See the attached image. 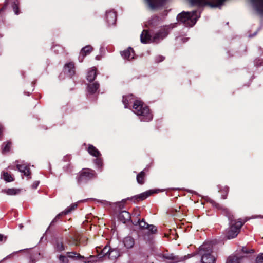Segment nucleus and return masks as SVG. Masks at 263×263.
Masks as SVG:
<instances>
[{
    "label": "nucleus",
    "instance_id": "obj_32",
    "mask_svg": "<svg viewBox=\"0 0 263 263\" xmlns=\"http://www.w3.org/2000/svg\"><path fill=\"white\" fill-rule=\"evenodd\" d=\"M139 226L141 228H147L149 225L143 220H141L139 222Z\"/></svg>",
    "mask_w": 263,
    "mask_h": 263
},
{
    "label": "nucleus",
    "instance_id": "obj_38",
    "mask_svg": "<svg viewBox=\"0 0 263 263\" xmlns=\"http://www.w3.org/2000/svg\"><path fill=\"white\" fill-rule=\"evenodd\" d=\"M228 259L231 263H239L237 262H235V261L237 260V258H235V257H230Z\"/></svg>",
    "mask_w": 263,
    "mask_h": 263
},
{
    "label": "nucleus",
    "instance_id": "obj_6",
    "mask_svg": "<svg viewBox=\"0 0 263 263\" xmlns=\"http://www.w3.org/2000/svg\"><path fill=\"white\" fill-rule=\"evenodd\" d=\"M96 173L95 171L90 169L82 170L77 177L78 183L80 184L96 177Z\"/></svg>",
    "mask_w": 263,
    "mask_h": 263
},
{
    "label": "nucleus",
    "instance_id": "obj_42",
    "mask_svg": "<svg viewBox=\"0 0 263 263\" xmlns=\"http://www.w3.org/2000/svg\"><path fill=\"white\" fill-rule=\"evenodd\" d=\"M5 239V240H6V237H4V235L0 234V241H2L3 239Z\"/></svg>",
    "mask_w": 263,
    "mask_h": 263
},
{
    "label": "nucleus",
    "instance_id": "obj_16",
    "mask_svg": "<svg viewBox=\"0 0 263 263\" xmlns=\"http://www.w3.org/2000/svg\"><path fill=\"white\" fill-rule=\"evenodd\" d=\"M78 205L77 203H73L71 204L69 207H68L67 209H66L64 211L61 212V213L59 214L55 218H54V220H56L58 218H59L60 216H61L62 215H67L70 213L72 211L75 210Z\"/></svg>",
    "mask_w": 263,
    "mask_h": 263
},
{
    "label": "nucleus",
    "instance_id": "obj_8",
    "mask_svg": "<svg viewBox=\"0 0 263 263\" xmlns=\"http://www.w3.org/2000/svg\"><path fill=\"white\" fill-rule=\"evenodd\" d=\"M169 32V28L165 27L156 33L153 37V42H157L160 40H162L167 36Z\"/></svg>",
    "mask_w": 263,
    "mask_h": 263
},
{
    "label": "nucleus",
    "instance_id": "obj_31",
    "mask_svg": "<svg viewBox=\"0 0 263 263\" xmlns=\"http://www.w3.org/2000/svg\"><path fill=\"white\" fill-rule=\"evenodd\" d=\"M90 258L91 259L90 260L85 261V263H94L95 262L97 261V259L98 257H95L94 256H90Z\"/></svg>",
    "mask_w": 263,
    "mask_h": 263
},
{
    "label": "nucleus",
    "instance_id": "obj_1",
    "mask_svg": "<svg viewBox=\"0 0 263 263\" xmlns=\"http://www.w3.org/2000/svg\"><path fill=\"white\" fill-rule=\"evenodd\" d=\"M133 111L139 116L141 121L148 122L152 120L153 115L149 108L139 100L134 101Z\"/></svg>",
    "mask_w": 263,
    "mask_h": 263
},
{
    "label": "nucleus",
    "instance_id": "obj_20",
    "mask_svg": "<svg viewBox=\"0 0 263 263\" xmlns=\"http://www.w3.org/2000/svg\"><path fill=\"white\" fill-rule=\"evenodd\" d=\"M123 243L125 247L130 249L134 246V239L130 237H126L124 239Z\"/></svg>",
    "mask_w": 263,
    "mask_h": 263
},
{
    "label": "nucleus",
    "instance_id": "obj_12",
    "mask_svg": "<svg viewBox=\"0 0 263 263\" xmlns=\"http://www.w3.org/2000/svg\"><path fill=\"white\" fill-rule=\"evenodd\" d=\"M16 166L19 171L23 173L25 176L28 177V178H30V176L31 172L29 166L23 163L21 164H17Z\"/></svg>",
    "mask_w": 263,
    "mask_h": 263
},
{
    "label": "nucleus",
    "instance_id": "obj_26",
    "mask_svg": "<svg viewBox=\"0 0 263 263\" xmlns=\"http://www.w3.org/2000/svg\"><path fill=\"white\" fill-rule=\"evenodd\" d=\"M152 193L151 192V191L144 192V193L138 195L137 196V198L139 199L140 200H143L145 199L146 198H147L148 197H149L152 194Z\"/></svg>",
    "mask_w": 263,
    "mask_h": 263
},
{
    "label": "nucleus",
    "instance_id": "obj_15",
    "mask_svg": "<svg viewBox=\"0 0 263 263\" xmlns=\"http://www.w3.org/2000/svg\"><path fill=\"white\" fill-rule=\"evenodd\" d=\"M119 218L120 221L125 223L130 219V213L126 211H122L119 215Z\"/></svg>",
    "mask_w": 263,
    "mask_h": 263
},
{
    "label": "nucleus",
    "instance_id": "obj_9",
    "mask_svg": "<svg viewBox=\"0 0 263 263\" xmlns=\"http://www.w3.org/2000/svg\"><path fill=\"white\" fill-rule=\"evenodd\" d=\"M116 14L113 10L107 11L106 13V20L108 25H114L116 21Z\"/></svg>",
    "mask_w": 263,
    "mask_h": 263
},
{
    "label": "nucleus",
    "instance_id": "obj_3",
    "mask_svg": "<svg viewBox=\"0 0 263 263\" xmlns=\"http://www.w3.org/2000/svg\"><path fill=\"white\" fill-rule=\"evenodd\" d=\"M212 245L210 242H206L201 246L199 249V254L202 256V263H214L215 257L212 255Z\"/></svg>",
    "mask_w": 263,
    "mask_h": 263
},
{
    "label": "nucleus",
    "instance_id": "obj_30",
    "mask_svg": "<svg viewBox=\"0 0 263 263\" xmlns=\"http://www.w3.org/2000/svg\"><path fill=\"white\" fill-rule=\"evenodd\" d=\"M55 250L58 252H61L65 250V247L62 243L58 242L55 247Z\"/></svg>",
    "mask_w": 263,
    "mask_h": 263
},
{
    "label": "nucleus",
    "instance_id": "obj_11",
    "mask_svg": "<svg viewBox=\"0 0 263 263\" xmlns=\"http://www.w3.org/2000/svg\"><path fill=\"white\" fill-rule=\"evenodd\" d=\"M140 40L142 43L145 44L153 42V38H152L148 31L146 30H144L141 34Z\"/></svg>",
    "mask_w": 263,
    "mask_h": 263
},
{
    "label": "nucleus",
    "instance_id": "obj_25",
    "mask_svg": "<svg viewBox=\"0 0 263 263\" xmlns=\"http://www.w3.org/2000/svg\"><path fill=\"white\" fill-rule=\"evenodd\" d=\"M145 176V173L144 171H141L137 176V181L138 183L142 184L144 182V177Z\"/></svg>",
    "mask_w": 263,
    "mask_h": 263
},
{
    "label": "nucleus",
    "instance_id": "obj_21",
    "mask_svg": "<svg viewBox=\"0 0 263 263\" xmlns=\"http://www.w3.org/2000/svg\"><path fill=\"white\" fill-rule=\"evenodd\" d=\"M21 190L17 189H8L3 191V192L8 195H15L20 193Z\"/></svg>",
    "mask_w": 263,
    "mask_h": 263
},
{
    "label": "nucleus",
    "instance_id": "obj_22",
    "mask_svg": "<svg viewBox=\"0 0 263 263\" xmlns=\"http://www.w3.org/2000/svg\"><path fill=\"white\" fill-rule=\"evenodd\" d=\"M67 257L73 259H83L84 257L81 255L80 254L76 253V252H71L67 253Z\"/></svg>",
    "mask_w": 263,
    "mask_h": 263
},
{
    "label": "nucleus",
    "instance_id": "obj_34",
    "mask_svg": "<svg viewBox=\"0 0 263 263\" xmlns=\"http://www.w3.org/2000/svg\"><path fill=\"white\" fill-rule=\"evenodd\" d=\"M164 257L168 260H172L174 261H176L177 260V258L176 256H173V255L165 256Z\"/></svg>",
    "mask_w": 263,
    "mask_h": 263
},
{
    "label": "nucleus",
    "instance_id": "obj_43",
    "mask_svg": "<svg viewBox=\"0 0 263 263\" xmlns=\"http://www.w3.org/2000/svg\"><path fill=\"white\" fill-rule=\"evenodd\" d=\"M38 184H39V182H35L33 183V184L32 185V186L34 189H35L37 187V186H38Z\"/></svg>",
    "mask_w": 263,
    "mask_h": 263
},
{
    "label": "nucleus",
    "instance_id": "obj_45",
    "mask_svg": "<svg viewBox=\"0 0 263 263\" xmlns=\"http://www.w3.org/2000/svg\"><path fill=\"white\" fill-rule=\"evenodd\" d=\"M11 257V255H8L6 258H4L3 260L6 259L10 258Z\"/></svg>",
    "mask_w": 263,
    "mask_h": 263
},
{
    "label": "nucleus",
    "instance_id": "obj_29",
    "mask_svg": "<svg viewBox=\"0 0 263 263\" xmlns=\"http://www.w3.org/2000/svg\"><path fill=\"white\" fill-rule=\"evenodd\" d=\"M204 0H190L192 5H200ZM220 5H221L225 0H218Z\"/></svg>",
    "mask_w": 263,
    "mask_h": 263
},
{
    "label": "nucleus",
    "instance_id": "obj_28",
    "mask_svg": "<svg viewBox=\"0 0 263 263\" xmlns=\"http://www.w3.org/2000/svg\"><path fill=\"white\" fill-rule=\"evenodd\" d=\"M5 146L2 148V153H5L8 152L11 148V143L8 142L6 143H4Z\"/></svg>",
    "mask_w": 263,
    "mask_h": 263
},
{
    "label": "nucleus",
    "instance_id": "obj_7",
    "mask_svg": "<svg viewBox=\"0 0 263 263\" xmlns=\"http://www.w3.org/2000/svg\"><path fill=\"white\" fill-rule=\"evenodd\" d=\"M101 254L105 257H107L111 260H115L120 255L118 249H110L109 247L105 246L102 250Z\"/></svg>",
    "mask_w": 263,
    "mask_h": 263
},
{
    "label": "nucleus",
    "instance_id": "obj_46",
    "mask_svg": "<svg viewBox=\"0 0 263 263\" xmlns=\"http://www.w3.org/2000/svg\"><path fill=\"white\" fill-rule=\"evenodd\" d=\"M260 1L263 2V0H260Z\"/></svg>",
    "mask_w": 263,
    "mask_h": 263
},
{
    "label": "nucleus",
    "instance_id": "obj_39",
    "mask_svg": "<svg viewBox=\"0 0 263 263\" xmlns=\"http://www.w3.org/2000/svg\"><path fill=\"white\" fill-rule=\"evenodd\" d=\"M164 57H163L161 56V55H159V56H158V57H157L156 61H157V62H161V61H163V60H164Z\"/></svg>",
    "mask_w": 263,
    "mask_h": 263
},
{
    "label": "nucleus",
    "instance_id": "obj_18",
    "mask_svg": "<svg viewBox=\"0 0 263 263\" xmlns=\"http://www.w3.org/2000/svg\"><path fill=\"white\" fill-rule=\"evenodd\" d=\"M88 152L91 155L95 157H99L101 155L100 152L92 145H89Z\"/></svg>",
    "mask_w": 263,
    "mask_h": 263
},
{
    "label": "nucleus",
    "instance_id": "obj_40",
    "mask_svg": "<svg viewBox=\"0 0 263 263\" xmlns=\"http://www.w3.org/2000/svg\"><path fill=\"white\" fill-rule=\"evenodd\" d=\"M242 251L245 253H254V250H250L249 251H248L246 249H245V248H243L242 249Z\"/></svg>",
    "mask_w": 263,
    "mask_h": 263
},
{
    "label": "nucleus",
    "instance_id": "obj_17",
    "mask_svg": "<svg viewBox=\"0 0 263 263\" xmlns=\"http://www.w3.org/2000/svg\"><path fill=\"white\" fill-rule=\"evenodd\" d=\"M134 100V97L132 95H128L127 96H123L122 102L124 105L125 108H127L129 104L131 103Z\"/></svg>",
    "mask_w": 263,
    "mask_h": 263
},
{
    "label": "nucleus",
    "instance_id": "obj_23",
    "mask_svg": "<svg viewBox=\"0 0 263 263\" xmlns=\"http://www.w3.org/2000/svg\"><path fill=\"white\" fill-rule=\"evenodd\" d=\"M99 87V83L95 82L92 84H90L88 86V90L89 92L93 93L98 90Z\"/></svg>",
    "mask_w": 263,
    "mask_h": 263
},
{
    "label": "nucleus",
    "instance_id": "obj_5",
    "mask_svg": "<svg viewBox=\"0 0 263 263\" xmlns=\"http://www.w3.org/2000/svg\"><path fill=\"white\" fill-rule=\"evenodd\" d=\"M227 216L230 221V228L227 232V237L228 239H232L236 237L240 232V228L242 226L243 223L240 221H237L234 222L233 221V216L228 213Z\"/></svg>",
    "mask_w": 263,
    "mask_h": 263
},
{
    "label": "nucleus",
    "instance_id": "obj_13",
    "mask_svg": "<svg viewBox=\"0 0 263 263\" xmlns=\"http://www.w3.org/2000/svg\"><path fill=\"white\" fill-rule=\"evenodd\" d=\"M121 55L124 59L130 61L134 59L135 53L134 52L133 49L129 47L127 50L122 51L121 52Z\"/></svg>",
    "mask_w": 263,
    "mask_h": 263
},
{
    "label": "nucleus",
    "instance_id": "obj_14",
    "mask_svg": "<svg viewBox=\"0 0 263 263\" xmlns=\"http://www.w3.org/2000/svg\"><path fill=\"white\" fill-rule=\"evenodd\" d=\"M64 70L69 76L72 77L74 74V66L72 63H69L66 64L64 67Z\"/></svg>",
    "mask_w": 263,
    "mask_h": 263
},
{
    "label": "nucleus",
    "instance_id": "obj_2",
    "mask_svg": "<svg viewBox=\"0 0 263 263\" xmlns=\"http://www.w3.org/2000/svg\"><path fill=\"white\" fill-rule=\"evenodd\" d=\"M133 111L139 116L141 121L148 122L152 120L153 115L149 108L139 100L134 101Z\"/></svg>",
    "mask_w": 263,
    "mask_h": 263
},
{
    "label": "nucleus",
    "instance_id": "obj_37",
    "mask_svg": "<svg viewBox=\"0 0 263 263\" xmlns=\"http://www.w3.org/2000/svg\"><path fill=\"white\" fill-rule=\"evenodd\" d=\"M13 10L15 12V14H18L19 13V12H18V6H17V5L15 3H14L13 5Z\"/></svg>",
    "mask_w": 263,
    "mask_h": 263
},
{
    "label": "nucleus",
    "instance_id": "obj_27",
    "mask_svg": "<svg viewBox=\"0 0 263 263\" xmlns=\"http://www.w3.org/2000/svg\"><path fill=\"white\" fill-rule=\"evenodd\" d=\"M3 179L7 182H11L13 181V178L10 174L7 172H3Z\"/></svg>",
    "mask_w": 263,
    "mask_h": 263
},
{
    "label": "nucleus",
    "instance_id": "obj_19",
    "mask_svg": "<svg viewBox=\"0 0 263 263\" xmlns=\"http://www.w3.org/2000/svg\"><path fill=\"white\" fill-rule=\"evenodd\" d=\"M96 77V68L92 67L88 71L87 75V79L88 81L91 82L93 81Z\"/></svg>",
    "mask_w": 263,
    "mask_h": 263
},
{
    "label": "nucleus",
    "instance_id": "obj_44",
    "mask_svg": "<svg viewBox=\"0 0 263 263\" xmlns=\"http://www.w3.org/2000/svg\"><path fill=\"white\" fill-rule=\"evenodd\" d=\"M2 130H3V127H2V125H0V136L1 135V134L2 133Z\"/></svg>",
    "mask_w": 263,
    "mask_h": 263
},
{
    "label": "nucleus",
    "instance_id": "obj_33",
    "mask_svg": "<svg viewBox=\"0 0 263 263\" xmlns=\"http://www.w3.org/2000/svg\"><path fill=\"white\" fill-rule=\"evenodd\" d=\"M59 258L61 261L64 262V263H67L68 261L67 257L64 255H60Z\"/></svg>",
    "mask_w": 263,
    "mask_h": 263
},
{
    "label": "nucleus",
    "instance_id": "obj_41",
    "mask_svg": "<svg viewBox=\"0 0 263 263\" xmlns=\"http://www.w3.org/2000/svg\"><path fill=\"white\" fill-rule=\"evenodd\" d=\"M96 163L98 165H102V161L100 159H97L96 160Z\"/></svg>",
    "mask_w": 263,
    "mask_h": 263
},
{
    "label": "nucleus",
    "instance_id": "obj_36",
    "mask_svg": "<svg viewBox=\"0 0 263 263\" xmlns=\"http://www.w3.org/2000/svg\"><path fill=\"white\" fill-rule=\"evenodd\" d=\"M147 228L149 229V230L152 233H155L156 232V231H157V229H156V227L153 226V225L149 226Z\"/></svg>",
    "mask_w": 263,
    "mask_h": 263
},
{
    "label": "nucleus",
    "instance_id": "obj_24",
    "mask_svg": "<svg viewBox=\"0 0 263 263\" xmlns=\"http://www.w3.org/2000/svg\"><path fill=\"white\" fill-rule=\"evenodd\" d=\"M160 1L161 0H146L149 6L152 9H155L158 7Z\"/></svg>",
    "mask_w": 263,
    "mask_h": 263
},
{
    "label": "nucleus",
    "instance_id": "obj_35",
    "mask_svg": "<svg viewBox=\"0 0 263 263\" xmlns=\"http://www.w3.org/2000/svg\"><path fill=\"white\" fill-rule=\"evenodd\" d=\"M256 263H263V253L260 256L257 257Z\"/></svg>",
    "mask_w": 263,
    "mask_h": 263
},
{
    "label": "nucleus",
    "instance_id": "obj_10",
    "mask_svg": "<svg viewBox=\"0 0 263 263\" xmlns=\"http://www.w3.org/2000/svg\"><path fill=\"white\" fill-rule=\"evenodd\" d=\"M92 50V48L90 45H87L82 49L79 55V60L82 62L85 56L89 54Z\"/></svg>",
    "mask_w": 263,
    "mask_h": 263
},
{
    "label": "nucleus",
    "instance_id": "obj_4",
    "mask_svg": "<svg viewBox=\"0 0 263 263\" xmlns=\"http://www.w3.org/2000/svg\"><path fill=\"white\" fill-rule=\"evenodd\" d=\"M199 16L197 15L196 11L191 12H183L177 16V19L179 21L183 23L186 26L192 27L196 22Z\"/></svg>",
    "mask_w": 263,
    "mask_h": 263
}]
</instances>
